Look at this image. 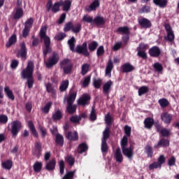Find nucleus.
Wrapping results in <instances>:
<instances>
[{
	"instance_id": "obj_21",
	"label": "nucleus",
	"mask_w": 179,
	"mask_h": 179,
	"mask_svg": "<svg viewBox=\"0 0 179 179\" xmlns=\"http://www.w3.org/2000/svg\"><path fill=\"white\" fill-rule=\"evenodd\" d=\"M161 119L164 122V123L170 124L173 119V115L169 113V112H163L161 114Z\"/></svg>"
},
{
	"instance_id": "obj_44",
	"label": "nucleus",
	"mask_w": 179,
	"mask_h": 179,
	"mask_svg": "<svg viewBox=\"0 0 179 179\" xmlns=\"http://www.w3.org/2000/svg\"><path fill=\"white\" fill-rule=\"evenodd\" d=\"M69 85V80H64L60 85L59 90L62 92L66 91Z\"/></svg>"
},
{
	"instance_id": "obj_12",
	"label": "nucleus",
	"mask_w": 179,
	"mask_h": 179,
	"mask_svg": "<svg viewBox=\"0 0 179 179\" xmlns=\"http://www.w3.org/2000/svg\"><path fill=\"white\" fill-rule=\"evenodd\" d=\"M138 22L141 28L148 29L152 27L151 21L150 20H148V18L142 17L141 18H138Z\"/></svg>"
},
{
	"instance_id": "obj_7",
	"label": "nucleus",
	"mask_w": 179,
	"mask_h": 179,
	"mask_svg": "<svg viewBox=\"0 0 179 179\" xmlns=\"http://www.w3.org/2000/svg\"><path fill=\"white\" fill-rule=\"evenodd\" d=\"M73 66L71 59H64L60 62V67L63 69L65 74H69L72 71Z\"/></svg>"
},
{
	"instance_id": "obj_58",
	"label": "nucleus",
	"mask_w": 179,
	"mask_h": 179,
	"mask_svg": "<svg viewBox=\"0 0 179 179\" xmlns=\"http://www.w3.org/2000/svg\"><path fill=\"white\" fill-rule=\"evenodd\" d=\"M124 136H126L128 138V137L131 136V127L130 126H129L128 124H125L124 127Z\"/></svg>"
},
{
	"instance_id": "obj_28",
	"label": "nucleus",
	"mask_w": 179,
	"mask_h": 179,
	"mask_svg": "<svg viewBox=\"0 0 179 179\" xmlns=\"http://www.w3.org/2000/svg\"><path fill=\"white\" fill-rule=\"evenodd\" d=\"M4 92L9 99H11V101H15V95L13 94V91L10 90L9 86L6 85L4 87Z\"/></svg>"
},
{
	"instance_id": "obj_14",
	"label": "nucleus",
	"mask_w": 179,
	"mask_h": 179,
	"mask_svg": "<svg viewBox=\"0 0 179 179\" xmlns=\"http://www.w3.org/2000/svg\"><path fill=\"white\" fill-rule=\"evenodd\" d=\"M148 53L151 57H159L162 55V50L159 46H152L148 50Z\"/></svg>"
},
{
	"instance_id": "obj_25",
	"label": "nucleus",
	"mask_w": 179,
	"mask_h": 179,
	"mask_svg": "<svg viewBox=\"0 0 179 179\" xmlns=\"http://www.w3.org/2000/svg\"><path fill=\"white\" fill-rule=\"evenodd\" d=\"M115 160L117 161V163H122L124 157L122 154L120 147H117V148L116 149V151L115 153Z\"/></svg>"
},
{
	"instance_id": "obj_61",
	"label": "nucleus",
	"mask_w": 179,
	"mask_h": 179,
	"mask_svg": "<svg viewBox=\"0 0 179 179\" xmlns=\"http://www.w3.org/2000/svg\"><path fill=\"white\" fill-rule=\"evenodd\" d=\"M104 53H105L104 46L103 45H101V46H99L96 50V56L99 57L100 56H103Z\"/></svg>"
},
{
	"instance_id": "obj_49",
	"label": "nucleus",
	"mask_w": 179,
	"mask_h": 179,
	"mask_svg": "<svg viewBox=\"0 0 179 179\" xmlns=\"http://www.w3.org/2000/svg\"><path fill=\"white\" fill-rule=\"evenodd\" d=\"M82 29V24L80 22H78L77 24H73V28L72 31L74 32V34H78L80 32Z\"/></svg>"
},
{
	"instance_id": "obj_5",
	"label": "nucleus",
	"mask_w": 179,
	"mask_h": 179,
	"mask_svg": "<svg viewBox=\"0 0 179 179\" xmlns=\"http://www.w3.org/2000/svg\"><path fill=\"white\" fill-rule=\"evenodd\" d=\"M59 60V53L57 52H53L52 56H50L48 60H45V66L48 69H52V67L57 64Z\"/></svg>"
},
{
	"instance_id": "obj_53",
	"label": "nucleus",
	"mask_w": 179,
	"mask_h": 179,
	"mask_svg": "<svg viewBox=\"0 0 179 179\" xmlns=\"http://www.w3.org/2000/svg\"><path fill=\"white\" fill-rule=\"evenodd\" d=\"M76 174V169L74 171H69L66 173L63 176L62 179H73Z\"/></svg>"
},
{
	"instance_id": "obj_50",
	"label": "nucleus",
	"mask_w": 179,
	"mask_h": 179,
	"mask_svg": "<svg viewBox=\"0 0 179 179\" xmlns=\"http://www.w3.org/2000/svg\"><path fill=\"white\" fill-rule=\"evenodd\" d=\"M75 43H76V38L75 36H71V39H69L68 43L70 47V50L72 52H75Z\"/></svg>"
},
{
	"instance_id": "obj_40",
	"label": "nucleus",
	"mask_w": 179,
	"mask_h": 179,
	"mask_svg": "<svg viewBox=\"0 0 179 179\" xmlns=\"http://www.w3.org/2000/svg\"><path fill=\"white\" fill-rule=\"evenodd\" d=\"M158 102L162 108H166L170 105V102L167 98H160Z\"/></svg>"
},
{
	"instance_id": "obj_38",
	"label": "nucleus",
	"mask_w": 179,
	"mask_h": 179,
	"mask_svg": "<svg viewBox=\"0 0 179 179\" xmlns=\"http://www.w3.org/2000/svg\"><path fill=\"white\" fill-rule=\"evenodd\" d=\"M145 151L148 157L152 158L154 154L153 148L150 144H147L145 147Z\"/></svg>"
},
{
	"instance_id": "obj_22",
	"label": "nucleus",
	"mask_w": 179,
	"mask_h": 179,
	"mask_svg": "<svg viewBox=\"0 0 179 179\" xmlns=\"http://www.w3.org/2000/svg\"><path fill=\"white\" fill-rule=\"evenodd\" d=\"M121 69L123 73H130L131 71L135 70L134 66H133V64L131 63H124L122 64Z\"/></svg>"
},
{
	"instance_id": "obj_43",
	"label": "nucleus",
	"mask_w": 179,
	"mask_h": 179,
	"mask_svg": "<svg viewBox=\"0 0 179 179\" xmlns=\"http://www.w3.org/2000/svg\"><path fill=\"white\" fill-rule=\"evenodd\" d=\"M77 105H73V103H68L66 106V110L70 114L75 113L76 112Z\"/></svg>"
},
{
	"instance_id": "obj_20",
	"label": "nucleus",
	"mask_w": 179,
	"mask_h": 179,
	"mask_svg": "<svg viewBox=\"0 0 179 179\" xmlns=\"http://www.w3.org/2000/svg\"><path fill=\"white\" fill-rule=\"evenodd\" d=\"M66 137L68 138V140L72 141H77L79 138L78 133L77 131H68V133L66 134Z\"/></svg>"
},
{
	"instance_id": "obj_59",
	"label": "nucleus",
	"mask_w": 179,
	"mask_h": 179,
	"mask_svg": "<svg viewBox=\"0 0 179 179\" xmlns=\"http://www.w3.org/2000/svg\"><path fill=\"white\" fill-rule=\"evenodd\" d=\"M71 29L73 31V22L69 21L65 24L64 31V32H68L69 31H71Z\"/></svg>"
},
{
	"instance_id": "obj_32",
	"label": "nucleus",
	"mask_w": 179,
	"mask_h": 179,
	"mask_svg": "<svg viewBox=\"0 0 179 179\" xmlns=\"http://www.w3.org/2000/svg\"><path fill=\"white\" fill-rule=\"evenodd\" d=\"M77 96L76 91H73L69 92V96L67 98V103H73L74 101H76Z\"/></svg>"
},
{
	"instance_id": "obj_31",
	"label": "nucleus",
	"mask_w": 179,
	"mask_h": 179,
	"mask_svg": "<svg viewBox=\"0 0 179 179\" xmlns=\"http://www.w3.org/2000/svg\"><path fill=\"white\" fill-rule=\"evenodd\" d=\"M16 42H17V35L16 34H13V35H11V36H10L8 42L6 43V48H10V46H12V45H15Z\"/></svg>"
},
{
	"instance_id": "obj_64",
	"label": "nucleus",
	"mask_w": 179,
	"mask_h": 179,
	"mask_svg": "<svg viewBox=\"0 0 179 179\" xmlns=\"http://www.w3.org/2000/svg\"><path fill=\"white\" fill-rule=\"evenodd\" d=\"M83 21L84 22H89L90 24H94V19L93 17H91L90 15H84L83 17Z\"/></svg>"
},
{
	"instance_id": "obj_30",
	"label": "nucleus",
	"mask_w": 179,
	"mask_h": 179,
	"mask_svg": "<svg viewBox=\"0 0 179 179\" xmlns=\"http://www.w3.org/2000/svg\"><path fill=\"white\" fill-rule=\"evenodd\" d=\"M94 24L96 25H105L106 20L104 17L101 15H96V17L94 18Z\"/></svg>"
},
{
	"instance_id": "obj_2",
	"label": "nucleus",
	"mask_w": 179,
	"mask_h": 179,
	"mask_svg": "<svg viewBox=\"0 0 179 179\" xmlns=\"http://www.w3.org/2000/svg\"><path fill=\"white\" fill-rule=\"evenodd\" d=\"M34 74V63L33 62H29L26 69H23L21 76L22 78L27 79V85L28 88H33L35 83Z\"/></svg>"
},
{
	"instance_id": "obj_27",
	"label": "nucleus",
	"mask_w": 179,
	"mask_h": 179,
	"mask_svg": "<svg viewBox=\"0 0 179 179\" xmlns=\"http://www.w3.org/2000/svg\"><path fill=\"white\" fill-rule=\"evenodd\" d=\"M141 44L139 43V45L137 48V55L139 57H141L142 59H143L144 60H146L148 57V53H146V52L145 50H143V49L141 48Z\"/></svg>"
},
{
	"instance_id": "obj_13",
	"label": "nucleus",
	"mask_w": 179,
	"mask_h": 179,
	"mask_svg": "<svg viewBox=\"0 0 179 179\" xmlns=\"http://www.w3.org/2000/svg\"><path fill=\"white\" fill-rule=\"evenodd\" d=\"M91 95L89 94H83L82 96L78 99V105H83V106H85L86 105H89L90 103Z\"/></svg>"
},
{
	"instance_id": "obj_18",
	"label": "nucleus",
	"mask_w": 179,
	"mask_h": 179,
	"mask_svg": "<svg viewBox=\"0 0 179 179\" xmlns=\"http://www.w3.org/2000/svg\"><path fill=\"white\" fill-rule=\"evenodd\" d=\"M56 164L57 161L55 158H52V159H50V161H48V162H46L45 169L48 171H54V170H55Z\"/></svg>"
},
{
	"instance_id": "obj_26",
	"label": "nucleus",
	"mask_w": 179,
	"mask_h": 179,
	"mask_svg": "<svg viewBox=\"0 0 179 179\" xmlns=\"http://www.w3.org/2000/svg\"><path fill=\"white\" fill-rule=\"evenodd\" d=\"M88 148L89 147L87 143H80L77 147V152H78V154H83V152H86Z\"/></svg>"
},
{
	"instance_id": "obj_41",
	"label": "nucleus",
	"mask_w": 179,
	"mask_h": 179,
	"mask_svg": "<svg viewBox=\"0 0 179 179\" xmlns=\"http://www.w3.org/2000/svg\"><path fill=\"white\" fill-rule=\"evenodd\" d=\"M97 119V113H96V109L95 106H92L91 109V113L90 115V120L92 122H94V120H96Z\"/></svg>"
},
{
	"instance_id": "obj_47",
	"label": "nucleus",
	"mask_w": 179,
	"mask_h": 179,
	"mask_svg": "<svg viewBox=\"0 0 179 179\" xmlns=\"http://www.w3.org/2000/svg\"><path fill=\"white\" fill-rule=\"evenodd\" d=\"M151 12V7L150 6H143V7H141V8H139L138 10V13H140L141 14H143V13H146L148 14V13Z\"/></svg>"
},
{
	"instance_id": "obj_42",
	"label": "nucleus",
	"mask_w": 179,
	"mask_h": 179,
	"mask_svg": "<svg viewBox=\"0 0 179 179\" xmlns=\"http://www.w3.org/2000/svg\"><path fill=\"white\" fill-rule=\"evenodd\" d=\"M62 112L60 109H58L52 114L53 120H60L62 118Z\"/></svg>"
},
{
	"instance_id": "obj_36",
	"label": "nucleus",
	"mask_w": 179,
	"mask_h": 179,
	"mask_svg": "<svg viewBox=\"0 0 179 179\" xmlns=\"http://www.w3.org/2000/svg\"><path fill=\"white\" fill-rule=\"evenodd\" d=\"M99 46V42L97 41H92L88 43V50L90 52H94Z\"/></svg>"
},
{
	"instance_id": "obj_15",
	"label": "nucleus",
	"mask_w": 179,
	"mask_h": 179,
	"mask_svg": "<svg viewBox=\"0 0 179 179\" xmlns=\"http://www.w3.org/2000/svg\"><path fill=\"white\" fill-rule=\"evenodd\" d=\"M170 145V140L169 138H164V136H162L161 138H159L157 144H155L154 147L155 148H157V147H169Z\"/></svg>"
},
{
	"instance_id": "obj_9",
	"label": "nucleus",
	"mask_w": 179,
	"mask_h": 179,
	"mask_svg": "<svg viewBox=\"0 0 179 179\" xmlns=\"http://www.w3.org/2000/svg\"><path fill=\"white\" fill-rule=\"evenodd\" d=\"M76 52L80 55H83L87 57L90 56V53L87 48V42H83L82 45H77L76 48Z\"/></svg>"
},
{
	"instance_id": "obj_23",
	"label": "nucleus",
	"mask_w": 179,
	"mask_h": 179,
	"mask_svg": "<svg viewBox=\"0 0 179 179\" xmlns=\"http://www.w3.org/2000/svg\"><path fill=\"white\" fill-rule=\"evenodd\" d=\"M155 124V119L151 117H145L144 120V126L146 129H152Z\"/></svg>"
},
{
	"instance_id": "obj_4",
	"label": "nucleus",
	"mask_w": 179,
	"mask_h": 179,
	"mask_svg": "<svg viewBox=\"0 0 179 179\" xmlns=\"http://www.w3.org/2000/svg\"><path fill=\"white\" fill-rule=\"evenodd\" d=\"M128 143V137H127V136H123L120 141L122 152L124 155H126V157H127V158H129V159H132L134 155V148H132V147H127Z\"/></svg>"
},
{
	"instance_id": "obj_29",
	"label": "nucleus",
	"mask_w": 179,
	"mask_h": 179,
	"mask_svg": "<svg viewBox=\"0 0 179 179\" xmlns=\"http://www.w3.org/2000/svg\"><path fill=\"white\" fill-rule=\"evenodd\" d=\"M55 143L56 144H57L58 145H61L62 147L64 145V137L60 133H57V134L55 135Z\"/></svg>"
},
{
	"instance_id": "obj_60",
	"label": "nucleus",
	"mask_w": 179,
	"mask_h": 179,
	"mask_svg": "<svg viewBox=\"0 0 179 179\" xmlns=\"http://www.w3.org/2000/svg\"><path fill=\"white\" fill-rule=\"evenodd\" d=\"M171 133L169 129L166 127H162V136H164V138L166 137H170Z\"/></svg>"
},
{
	"instance_id": "obj_52",
	"label": "nucleus",
	"mask_w": 179,
	"mask_h": 179,
	"mask_svg": "<svg viewBox=\"0 0 179 179\" xmlns=\"http://www.w3.org/2000/svg\"><path fill=\"white\" fill-rule=\"evenodd\" d=\"M66 162H67L69 166H70V167H73V166H74L75 162H76L75 157H73V155H67Z\"/></svg>"
},
{
	"instance_id": "obj_8",
	"label": "nucleus",
	"mask_w": 179,
	"mask_h": 179,
	"mask_svg": "<svg viewBox=\"0 0 179 179\" xmlns=\"http://www.w3.org/2000/svg\"><path fill=\"white\" fill-rule=\"evenodd\" d=\"M34 24V18H28L24 22V28L22 30L23 38H27L30 34L31 28H32Z\"/></svg>"
},
{
	"instance_id": "obj_39",
	"label": "nucleus",
	"mask_w": 179,
	"mask_h": 179,
	"mask_svg": "<svg viewBox=\"0 0 179 179\" xmlns=\"http://www.w3.org/2000/svg\"><path fill=\"white\" fill-rule=\"evenodd\" d=\"M43 169V162H40V161H36L34 164V170L35 173H40Z\"/></svg>"
},
{
	"instance_id": "obj_57",
	"label": "nucleus",
	"mask_w": 179,
	"mask_h": 179,
	"mask_svg": "<svg viewBox=\"0 0 179 179\" xmlns=\"http://www.w3.org/2000/svg\"><path fill=\"white\" fill-rule=\"evenodd\" d=\"M153 67L156 71H163V64H162V63H159V62L154 63Z\"/></svg>"
},
{
	"instance_id": "obj_10",
	"label": "nucleus",
	"mask_w": 179,
	"mask_h": 179,
	"mask_svg": "<svg viewBox=\"0 0 179 179\" xmlns=\"http://www.w3.org/2000/svg\"><path fill=\"white\" fill-rule=\"evenodd\" d=\"M164 28L167 33V36L164 37L165 41H169V42H173L176 36L174 35V31H173L171 25H170V24H165Z\"/></svg>"
},
{
	"instance_id": "obj_17",
	"label": "nucleus",
	"mask_w": 179,
	"mask_h": 179,
	"mask_svg": "<svg viewBox=\"0 0 179 179\" xmlns=\"http://www.w3.org/2000/svg\"><path fill=\"white\" fill-rule=\"evenodd\" d=\"M113 84V81H112V80H108V81H106V83H105V84H103V94H105L106 95H109Z\"/></svg>"
},
{
	"instance_id": "obj_48",
	"label": "nucleus",
	"mask_w": 179,
	"mask_h": 179,
	"mask_svg": "<svg viewBox=\"0 0 179 179\" xmlns=\"http://www.w3.org/2000/svg\"><path fill=\"white\" fill-rule=\"evenodd\" d=\"M130 29L129 27H127V34H124V36H122V41L124 45H127L129 39H130Z\"/></svg>"
},
{
	"instance_id": "obj_3",
	"label": "nucleus",
	"mask_w": 179,
	"mask_h": 179,
	"mask_svg": "<svg viewBox=\"0 0 179 179\" xmlns=\"http://www.w3.org/2000/svg\"><path fill=\"white\" fill-rule=\"evenodd\" d=\"M39 35L41 38L44 40L45 48L43 49V57L45 58L48 53H51L52 52V49L50 46L51 39L50 36L47 35V27L45 25L41 27Z\"/></svg>"
},
{
	"instance_id": "obj_33",
	"label": "nucleus",
	"mask_w": 179,
	"mask_h": 179,
	"mask_svg": "<svg viewBox=\"0 0 179 179\" xmlns=\"http://www.w3.org/2000/svg\"><path fill=\"white\" fill-rule=\"evenodd\" d=\"M23 15L24 11L22 7H18L17 8H16V11L13 15V18L14 20H20V18H22V17H23Z\"/></svg>"
},
{
	"instance_id": "obj_1",
	"label": "nucleus",
	"mask_w": 179,
	"mask_h": 179,
	"mask_svg": "<svg viewBox=\"0 0 179 179\" xmlns=\"http://www.w3.org/2000/svg\"><path fill=\"white\" fill-rule=\"evenodd\" d=\"M72 6V1L71 0H60L56 1L55 4L52 3V0H48L46 4L47 11H52V13H58L60 11V7L62 6L63 11H70Z\"/></svg>"
},
{
	"instance_id": "obj_35",
	"label": "nucleus",
	"mask_w": 179,
	"mask_h": 179,
	"mask_svg": "<svg viewBox=\"0 0 179 179\" xmlns=\"http://www.w3.org/2000/svg\"><path fill=\"white\" fill-rule=\"evenodd\" d=\"M153 3L156 6H159L161 8H164L165 7H167L169 1L168 0H153Z\"/></svg>"
},
{
	"instance_id": "obj_63",
	"label": "nucleus",
	"mask_w": 179,
	"mask_h": 179,
	"mask_svg": "<svg viewBox=\"0 0 179 179\" xmlns=\"http://www.w3.org/2000/svg\"><path fill=\"white\" fill-rule=\"evenodd\" d=\"M66 35L64 32H59V34H57L55 36V39L56 41H63L64 38H66Z\"/></svg>"
},
{
	"instance_id": "obj_6",
	"label": "nucleus",
	"mask_w": 179,
	"mask_h": 179,
	"mask_svg": "<svg viewBox=\"0 0 179 179\" xmlns=\"http://www.w3.org/2000/svg\"><path fill=\"white\" fill-rule=\"evenodd\" d=\"M27 48L25 42H20L19 45V49L16 53L17 57H21L22 60H26L27 59Z\"/></svg>"
},
{
	"instance_id": "obj_16",
	"label": "nucleus",
	"mask_w": 179,
	"mask_h": 179,
	"mask_svg": "<svg viewBox=\"0 0 179 179\" xmlns=\"http://www.w3.org/2000/svg\"><path fill=\"white\" fill-rule=\"evenodd\" d=\"M43 149L41 141H36L33 153L34 154V155H36V157H39L40 155H41Z\"/></svg>"
},
{
	"instance_id": "obj_56",
	"label": "nucleus",
	"mask_w": 179,
	"mask_h": 179,
	"mask_svg": "<svg viewBox=\"0 0 179 179\" xmlns=\"http://www.w3.org/2000/svg\"><path fill=\"white\" fill-rule=\"evenodd\" d=\"M102 80L101 78H94L93 80V85L95 88L99 89L101 86Z\"/></svg>"
},
{
	"instance_id": "obj_24",
	"label": "nucleus",
	"mask_w": 179,
	"mask_h": 179,
	"mask_svg": "<svg viewBox=\"0 0 179 179\" xmlns=\"http://www.w3.org/2000/svg\"><path fill=\"white\" fill-rule=\"evenodd\" d=\"M1 167L4 169V170H11L12 167H13V161H12V159L3 161V162H1Z\"/></svg>"
},
{
	"instance_id": "obj_46",
	"label": "nucleus",
	"mask_w": 179,
	"mask_h": 179,
	"mask_svg": "<svg viewBox=\"0 0 179 179\" xmlns=\"http://www.w3.org/2000/svg\"><path fill=\"white\" fill-rule=\"evenodd\" d=\"M90 67V64H89V63H84L81 67V74L85 76V74L88 73Z\"/></svg>"
},
{
	"instance_id": "obj_51",
	"label": "nucleus",
	"mask_w": 179,
	"mask_h": 179,
	"mask_svg": "<svg viewBox=\"0 0 179 179\" xmlns=\"http://www.w3.org/2000/svg\"><path fill=\"white\" fill-rule=\"evenodd\" d=\"M116 32H117V34H121L125 36V34H128V27L127 26L119 27L116 29Z\"/></svg>"
},
{
	"instance_id": "obj_11",
	"label": "nucleus",
	"mask_w": 179,
	"mask_h": 179,
	"mask_svg": "<svg viewBox=\"0 0 179 179\" xmlns=\"http://www.w3.org/2000/svg\"><path fill=\"white\" fill-rule=\"evenodd\" d=\"M22 127V123L20 120H13L11 123L10 131L13 136H17L20 129Z\"/></svg>"
},
{
	"instance_id": "obj_37",
	"label": "nucleus",
	"mask_w": 179,
	"mask_h": 179,
	"mask_svg": "<svg viewBox=\"0 0 179 179\" xmlns=\"http://www.w3.org/2000/svg\"><path fill=\"white\" fill-rule=\"evenodd\" d=\"M28 126H29V128L30 129L31 131L32 132L33 135L35 136L36 137H38V131H37L32 120H29Z\"/></svg>"
},
{
	"instance_id": "obj_54",
	"label": "nucleus",
	"mask_w": 179,
	"mask_h": 179,
	"mask_svg": "<svg viewBox=\"0 0 179 179\" xmlns=\"http://www.w3.org/2000/svg\"><path fill=\"white\" fill-rule=\"evenodd\" d=\"M81 120V116L80 115H73V116H71L70 117V121L73 122V123H80Z\"/></svg>"
},
{
	"instance_id": "obj_34",
	"label": "nucleus",
	"mask_w": 179,
	"mask_h": 179,
	"mask_svg": "<svg viewBox=\"0 0 179 179\" xmlns=\"http://www.w3.org/2000/svg\"><path fill=\"white\" fill-rule=\"evenodd\" d=\"M108 148H109L108 144L103 134V137L101 138V150L102 152H107V151H108Z\"/></svg>"
},
{
	"instance_id": "obj_45",
	"label": "nucleus",
	"mask_w": 179,
	"mask_h": 179,
	"mask_svg": "<svg viewBox=\"0 0 179 179\" xmlns=\"http://www.w3.org/2000/svg\"><path fill=\"white\" fill-rule=\"evenodd\" d=\"M149 91V87L147 85H142V87H140L138 88V95L141 96L144 94H147Z\"/></svg>"
},
{
	"instance_id": "obj_55",
	"label": "nucleus",
	"mask_w": 179,
	"mask_h": 179,
	"mask_svg": "<svg viewBox=\"0 0 179 179\" xmlns=\"http://www.w3.org/2000/svg\"><path fill=\"white\" fill-rule=\"evenodd\" d=\"M103 135L106 141H107L108 138H109L110 136V127H108V126H107L106 129L103 130Z\"/></svg>"
},
{
	"instance_id": "obj_19",
	"label": "nucleus",
	"mask_w": 179,
	"mask_h": 179,
	"mask_svg": "<svg viewBox=\"0 0 179 179\" xmlns=\"http://www.w3.org/2000/svg\"><path fill=\"white\" fill-rule=\"evenodd\" d=\"M100 0H94L91 4H90V6L88 8H86L85 10L88 12L90 11H96L99 7H100Z\"/></svg>"
},
{
	"instance_id": "obj_62",
	"label": "nucleus",
	"mask_w": 179,
	"mask_h": 179,
	"mask_svg": "<svg viewBox=\"0 0 179 179\" xmlns=\"http://www.w3.org/2000/svg\"><path fill=\"white\" fill-rule=\"evenodd\" d=\"M52 105V102H51V101L48 102L45 105V106L43 108H42L43 112H44L45 113H48V112H50V109Z\"/></svg>"
}]
</instances>
